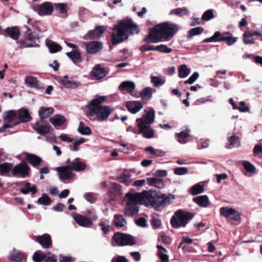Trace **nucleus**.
<instances>
[{"instance_id": "de8ad7c7", "label": "nucleus", "mask_w": 262, "mask_h": 262, "mask_svg": "<svg viewBox=\"0 0 262 262\" xmlns=\"http://www.w3.org/2000/svg\"><path fill=\"white\" fill-rule=\"evenodd\" d=\"M243 41L246 45H252L254 43V40L252 38L250 31H247L243 34Z\"/></svg>"}, {"instance_id": "a211bd4d", "label": "nucleus", "mask_w": 262, "mask_h": 262, "mask_svg": "<svg viewBox=\"0 0 262 262\" xmlns=\"http://www.w3.org/2000/svg\"><path fill=\"white\" fill-rule=\"evenodd\" d=\"M68 167H56L55 170L58 172L59 177L61 180L70 179L73 173Z\"/></svg>"}, {"instance_id": "f03ea898", "label": "nucleus", "mask_w": 262, "mask_h": 262, "mask_svg": "<svg viewBox=\"0 0 262 262\" xmlns=\"http://www.w3.org/2000/svg\"><path fill=\"white\" fill-rule=\"evenodd\" d=\"M138 26L130 20H122L114 26L112 35L113 45L123 41L128 38V33H138Z\"/></svg>"}, {"instance_id": "e2e57ef3", "label": "nucleus", "mask_w": 262, "mask_h": 262, "mask_svg": "<svg viewBox=\"0 0 262 262\" xmlns=\"http://www.w3.org/2000/svg\"><path fill=\"white\" fill-rule=\"evenodd\" d=\"M224 41H226L227 45L231 46L234 44L236 41V38L232 36H226L224 37Z\"/></svg>"}, {"instance_id": "9b49d317", "label": "nucleus", "mask_w": 262, "mask_h": 262, "mask_svg": "<svg viewBox=\"0 0 262 262\" xmlns=\"http://www.w3.org/2000/svg\"><path fill=\"white\" fill-rule=\"evenodd\" d=\"M221 215L227 218L229 221H238L241 219V214L239 212L232 208L223 207L220 209Z\"/></svg>"}, {"instance_id": "774afa93", "label": "nucleus", "mask_w": 262, "mask_h": 262, "mask_svg": "<svg viewBox=\"0 0 262 262\" xmlns=\"http://www.w3.org/2000/svg\"><path fill=\"white\" fill-rule=\"evenodd\" d=\"M47 257H45L46 262H56V259L54 255L50 253H46Z\"/></svg>"}, {"instance_id": "ddd939ff", "label": "nucleus", "mask_w": 262, "mask_h": 262, "mask_svg": "<svg viewBox=\"0 0 262 262\" xmlns=\"http://www.w3.org/2000/svg\"><path fill=\"white\" fill-rule=\"evenodd\" d=\"M136 84L132 81H125L122 82L119 86L120 91L125 90L128 94L132 96L136 97H140V93L135 91Z\"/></svg>"}, {"instance_id": "412c9836", "label": "nucleus", "mask_w": 262, "mask_h": 262, "mask_svg": "<svg viewBox=\"0 0 262 262\" xmlns=\"http://www.w3.org/2000/svg\"><path fill=\"white\" fill-rule=\"evenodd\" d=\"M126 106L131 113L136 114L142 108L143 105L139 101H130L126 102Z\"/></svg>"}, {"instance_id": "f257e3e1", "label": "nucleus", "mask_w": 262, "mask_h": 262, "mask_svg": "<svg viewBox=\"0 0 262 262\" xmlns=\"http://www.w3.org/2000/svg\"><path fill=\"white\" fill-rule=\"evenodd\" d=\"M177 25L168 23H163L156 25L149 29L148 34L143 41L147 43H157L169 40L178 31Z\"/></svg>"}, {"instance_id": "9d476101", "label": "nucleus", "mask_w": 262, "mask_h": 262, "mask_svg": "<svg viewBox=\"0 0 262 262\" xmlns=\"http://www.w3.org/2000/svg\"><path fill=\"white\" fill-rule=\"evenodd\" d=\"M48 116H40V120L33 126V128L39 134L44 135L50 131V126L46 120Z\"/></svg>"}, {"instance_id": "a878e982", "label": "nucleus", "mask_w": 262, "mask_h": 262, "mask_svg": "<svg viewBox=\"0 0 262 262\" xmlns=\"http://www.w3.org/2000/svg\"><path fill=\"white\" fill-rule=\"evenodd\" d=\"M25 155L26 158L28 162L34 166L39 165L41 161V158L35 155L28 153H26Z\"/></svg>"}, {"instance_id": "864d4df0", "label": "nucleus", "mask_w": 262, "mask_h": 262, "mask_svg": "<svg viewBox=\"0 0 262 262\" xmlns=\"http://www.w3.org/2000/svg\"><path fill=\"white\" fill-rule=\"evenodd\" d=\"M54 113L52 107H41L38 111V115H51Z\"/></svg>"}, {"instance_id": "680f3d73", "label": "nucleus", "mask_w": 262, "mask_h": 262, "mask_svg": "<svg viewBox=\"0 0 262 262\" xmlns=\"http://www.w3.org/2000/svg\"><path fill=\"white\" fill-rule=\"evenodd\" d=\"M188 169L186 167H177L174 169V173L177 175H183L187 172Z\"/></svg>"}, {"instance_id": "e433bc0d", "label": "nucleus", "mask_w": 262, "mask_h": 262, "mask_svg": "<svg viewBox=\"0 0 262 262\" xmlns=\"http://www.w3.org/2000/svg\"><path fill=\"white\" fill-rule=\"evenodd\" d=\"M210 205L209 198L206 195L198 196V205L201 207L206 208Z\"/></svg>"}, {"instance_id": "bf43d9fd", "label": "nucleus", "mask_w": 262, "mask_h": 262, "mask_svg": "<svg viewBox=\"0 0 262 262\" xmlns=\"http://www.w3.org/2000/svg\"><path fill=\"white\" fill-rule=\"evenodd\" d=\"M84 142L85 139L83 138H80L79 139L75 140L73 144L72 150L74 151H77L79 149V145L83 143Z\"/></svg>"}, {"instance_id": "7c9ffc66", "label": "nucleus", "mask_w": 262, "mask_h": 262, "mask_svg": "<svg viewBox=\"0 0 262 262\" xmlns=\"http://www.w3.org/2000/svg\"><path fill=\"white\" fill-rule=\"evenodd\" d=\"M37 191V187L35 186H31V184L29 182L26 183L24 187L20 189V192L24 194H27L29 192H31L32 194H35Z\"/></svg>"}, {"instance_id": "13d9d810", "label": "nucleus", "mask_w": 262, "mask_h": 262, "mask_svg": "<svg viewBox=\"0 0 262 262\" xmlns=\"http://www.w3.org/2000/svg\"><path fill=\"white\" fill-rule=\"evenodd\" d=\"M214 17L213 11L208 10L205 11L202 15V18L204 20H209Z\"/></svg>"}, {"instance_id": "c85d7f7f", "label": "nucleus", "mask_w": 262, "mask_h": 262, "mask_svg": "<svg viewBox=\"0 0 262 262\" xmlns=\"http://www.w3.org/2000/svg\"><path fill=\"white\" fill-rule=\"evenodd\" d=\"M61 82L67 89H75L81 85L79 82L69 80L68 79H61Z\"/></svg>"}, {"instance_id": "69168bd1", "label": "nucleus", "mask_w": 262, "mask_h": 262, "mask_svg": "<svg viewBox=\"0 0 262 262\" xmlns=\"http://www.w3.org/2000/svg\"><path fill=\"white\" fill-rule=\"evenodd\" d=\"M254 155L262 154V146L259 144L255 145L253 148Z\"/></svg>"}, {"instance_id": "aec40b11", "label": "nucleus", "mask_w": 262, "mask_h": 262, "mask_svg": "<svg viewBox=\"0 0 262 262\" xmlns=\"http://www.w3.org/2000/svg\"><path fill=\"white\" fill-rule=\"evenodd\" d=\"M26 31L25 32V36L28 40L32 41L38 38L39 30L34 27L30 28L28 27H25Z\"/></svg>"}, {"instance_id": "bb28decb", "label": "nucleus", "mask_w": 262, "mask_h": 262, "mask_svg": "<svg viewBox=\"0 0 262 262\" xmlns=\"http://www.w3.org/2000/svg\"><path fill=\"white\" fill-rule=\"evenodd\" d=\"M225 35L222 34L220 31H216L214 33L213 35L209 38H206L204 40L203 42H221L224 41Z\"/></svg>"}, {"instance_id": "09e8293b", "label": "nucleus", "mask_w": 262, "mask_h": 262, "mask_svg": "<svg viewBox=\"0 0 262 262\" xmlns=\"http://www.w3.org/2000/svg\"><path fill=\"white\" fill-rule=\"evenodd\" d=\"M47 257V254H43L40 251H36L33 255V260L35 262H41Z\"/></svg>"}, {"instance_id": "39448f33", "label": "nucleus", "mask_w": 262, "mask_h": 262, "mask_svg": "<svg viewBox=\"0 0 262 262\" xmlns=\"http://www.w3.org/2000/svg\"><path fill=\"white\" fill-rule=\"evenodd\" d=\"M105 100V96H99L90 101L86 105V107L90 110L89 115H110L112 109L108 106L100 105Z\"/></svg>"}, {"instance_id": "4c0bfd02", "label": "nucleus", "mask_w": 262, "mask_h": 262, "mask_svg": "<svg viewBox=\"0 0 262 262\" xmlns=\"http://www.w3.org/2000/svg\"><path fill=\"white\" fill-rule=\"evenodd\" d=\"M189 12L188 9L186 7H182L171 10L170 14L176 15L179 17H182L187 15Z\"/></svg>"}, {"instance_id": "72a5a7b5", "label": "nucleus", "mask_w": 262, "mask_h": 262, "mask_svg": "<svg viewBox=\"0 0 262 262\" xmlns=\"http://www.w3.org/2000/svg\"><path fill=\"white\" fill-rule=\"evenodd\" d=\"M8 257L13 261H19L24 258V256L20 251H16L13 248V252L10 253Z\"/></svg>"}, {"instance_id": "58836bf2", "label": "nucleus", "mask_w": 262, "mask_h": 262, "mask_svg": "<svg viewBox=\"0 0 262 262\" xmlns=\"http://www.w3.org/2000/svg\"><path fill=\"white\" fill-rule=\"evenodd\" d=\"M25 82L31 87L35 88L38 89L40 88L39 81L35 77L33 76H28L25 79Z\"/></svg>"}, {"instance_id": "f8f14e48", "label": "nucleus", "mask_w": 262, "mask_h": 262, "mask_svg": "<svg viewBox=\"0 0 262 262\" xmlns=\"http://www.w3.org/2000/svg\"><path fill=\"white\" fill-rule=\"evenodd\" d=\"M29 167L24 163H20L12 167V174L16 177L25 178L28 175Z\"/></svg>"}, {"instance_id": "4468645a", "label": "nucleus", "mask_w": 262, "mask_h": 262, "mask_svg": "<svg viewBox=\"0 0 262 262\" xmlns=\"http://www.w3.org/2000/svg\"><path fill=\"white\" fill-rule=\"evenodd\" d=\"M34 10L37 11L39 15L44 16L50 15L53 12V8L52 3L46 2L40 5L37 6Z\"/></svg>"}, {"instance_id": "f3484780", "label": "nucleus", "mask_w": 262, "mask_h": 262, "mask_svg": "<svg viewBox=\"0 0 262 262\" xmlns=\"http://www.w3.org/2000/svg\"><path fill=\"white\" fill-rule=\"evenodd\" d=\"M36 241L45 249H49L52 246L51 236L48 234H44L42 235L38 236L36 237Z\"/></svg>"}, {"instance_id": "a19ab883", "label": "nucleus", "mask_w": 262, "mask_h": 262, "mask_svg": "<svg viewBox=\"0 0 262 262\" xmlns=\"http://www.w3.org/2000/svg\"><path fill=\"white\" fill-rule=\"evenodd\" d=\"M229 144L227 148L238 147L240 145L239 138L235 136H231L228 140Z\"/></svg>"}, {"instance_id": "603ef678", "label": "nucleus", "mask_w": 262, "mask_h": 262, "mask_svg": "<svg viewBox=\"0 0 262 262\" xmlns=\"http://www.w3.org/2000/svg\"><path fill=\"white\" fill-rule=\"evenodd\" d=\"M84 198L87 201L90 202L91 203H94L96 201L98 198V196L96 194L89 192L85 193L84 194Z\"/></svg>"}, {"instance_id": "8fccbe9b", "label": "nucleus", "mask_w": 262, "mask_h": 262, "mask_svg": "<svg viewBox=\"0 0 262 262\" xmlns=\"http://www.w3.org/2000/svg\"><path fill=\"white\" fill-rule=\"evenodd\" d=\"M101 229L104 234H107L110 230L111 227L109 225V221L107 219H103L99 223Z\"/></svg>"}, {"instance_id": "a18cd8bd", "label": "nucleus", "mask_w": 262, "mask_h": 262, "mask_svg": "<svg viewBox=\"0 0 262 262\" xmlns=\"http://www.w3.org/2000/svg\"><path fill=\"white\" fill-rule=\"evenodd\" d=\"M46 45L51 53H56L60 51L62 49L59 45L53 41L48 42L46 43Z\"/></svg>"}, {"instance_id": "79ce46f5", "label": "nucleus", "mask_w": 262, "mask_h": 262, "mask_svg": "<svg viewBox=\"0 0 262 262\" xmlns=\"http://www.w3.org/2000/svg\"><path fill=\"white\" fill-rule=\"evenodd\" d=\"M6 115H29L30 112L28 108L22 107L18 110H9L6 112Z\"/></svg>"}, {"instance_id": "5701e85b", "label": "nucleus", "mask_w": 262, "mask_h": 262, "mask_svg": "<svg viewBox=\"0 0 262 262\" xmlns=\"http://www.w3.org/2000/svg\"><path fill=\"white\" fill-rule=\"evenodd\" d=\"M69 168L76 171H82L85 168V164L80 159L76 158L69 164Z\"/></svg>"}, {"instance_id": "c756f323", "label": "nucleus", "mask_w": 262, "mask_h": 262, "mask_svg": "<svg viewBox=\"0 0 262 262\" xmlns=\"http://www.w3.org/2000/svg\"><path fill=\"white\" fill-rule=\"evenodd\" d=\"M146 183L149 186H153L158 188H161L163 185L162 180L157 178H147Z\"/></svg>"}, {"instance_id": "393cba45", "label": "nucleus", "mask_w": 262, "mask_h": 262, "mask_svg": "<svg viewBox=\"0 0 262 262\" xmlns=\"http://www.w3.org/2000/svg\"><path fill=\"white\" fill-rule=\"evenodd\" d=\"M158 249V256L160 259L161 262H168L169 256L167 254V251L163 246L161 245H157Z\"/></svg>"}, {"instance_id": "20e7f679", "label": "nucleus", "mask_w": 262, "mask_h": 262, "mask_svg": "<svg viewBox=\"0 0 262 262\" xmlns=\"http://www.w3.org/2000/svg\"><path fill=\"white\" fill-rule=\"evenodd\" d=\"M126 207L125 208V214L127 216H134L139 211L138 204H144L141 192L128 193L125 198Z\"/></svg>"}, {"instance_id": "473e14b6", "label": "nucleus", "mask_w": 262, "mask_h": 262, "mask_svg": "<svg viewBox=\"0 0 262 262\" xmlns=\"http://www.w3.org/2000/svg\"><path fill=\"white\" fill-rule=\"evenodd\" d=\"M49 119L52 124L55 126H60L66 121L63 116H54Z\"/></svg>"}, {"instance_id": "2eb2a0df", "label": "nucleus", "mask_w": 262, "mask_h": 262, "mask_svg": "<svg viewBox=\"0 0 262 262\" xmlns=\"http://www.w3.org/2000/svg\"><path fill=\"white\" fill-rule=\"evenodd\" d=\"M73 217L77 224L82 227H89L93 223L91 219H89L77 213L74 214Z\"/></svg>"}, {"instance_id": "7ed1b4c3", "label": "nucleus", "mask_w": 262, "mask_h": 262, "mask_svg": "<svg viewBox=\"0 0 262 262\" xmlns=\"http://www.w3.org/2000/svg\"><path fill=\"white\" fill-rule=\"evenodd\" d=\"M141 193L142 196V202L144 203V205L146 206L151 205L156 209L164 207L169 203L171 199H174L171 194L166 195L161 193L154 194L150 191L145 190Z\"/></svg>"}, {"instance_id": "3c124183", "label": "nucleus", "mask_w": 262, "mask_h": 262, "mask_svg": "<svg viewBox=\"0 0 262 262\" xmlns=\"http://www.w3.org/2000/svg\"><path fill=\"white\" fill-rule=\"evenodd\" d=\"M50 198L46 193H43L41 197L38 199L37 202L43 205H49L51 203Z\"/></svg>"}, {"instance_id": "dca6fc26", "label": "nucleus", "mask_w": 262, "mask_h": 262, "mask_svg": "<svg viewBox=\"0 0 262 262\" xmlns=\"http://www.w3.org/2000/svg\"><path fill=\"white\" fill-rule=\"evenodd\" d=\"M85 47L89 54H95L102 49L103 45L101 42L91 41L86 43Z\"/></svg>"}, {"instance_id": "c9c22d12", "label": "nucleus", "mask_w": 262, "mask_h": 262, "mask_svg": "<svg viewBox=\"0 0 262 262\" xmlns=\"http://www.w3.org/2000/svg\"><path fill=\"white\" fill-rule=\"evenodd\" d=\"M78 132L81 135H90L91 134L92 132L90 128L86 126L82 122H80L79 126L77 128Z\"/></svg>"}, {"instance_id": "6ab92c4d", "label": "nucleus", "mask_w": 262, "mask_h": 262, "mask_svg": "<svg viewBox=\"0 0 262 262\" xmlns=\"http://www.w3.org/2000/svg\"><path fill=\"white\" fill-rule=\"evenodd\" d=\"M106 75V72L101 65L97 64L94 67L92 71V75L96 80L104 78Z\"/></svg>"}, {"instance_id": "37998d69", "label": "nucleus", "mask_w": 262, "mask_h": 262, "mask_svg": "<svg viewBox=\"0 0 262 262\" xmlns=\"http://www.w3.org/2000/svg\"><path fill=\"white\" fill-rule=\"evenodd\" d=\"M152 96V89L149 87L144 88L141 93H140V97L143 100H149Z\"/></svg>"}, {"instance_id": "0eeeda50", "label": "nucleus", "mask_w": 262, "mask_h": 262, "mask_svg": "<svg viewBox=\"0 0 262 262\" xmlns=\"http://www.w3.org/2000/svg\"><path fill=\"white\" fill-rule=\"evenodd\" d=\"M154 117L155 116H143V118L137 119L140 133L146 138H151L154 136V131L149 126L154 121Z\"/></svg>"}, {"instance_id": "423d86ee", "label": "nucleus", "mask_w": 262, "mask_h": 262, "mask_svg": "<svg viewBox=\"0 0 262 262\" xmlns=\"http://www.w3.org/2000/svg\"><path fill=\"white\" fill-rule=\"evenodd\" d=\"M193 216L194 214L191 212H186L183 210H178L172 216L170 223L172 226L176 228L184 227Z\"/></svg>"}, {"instance_id": "6e6552de", "label": "nucleus", "mask_w": 262, "mask_h": 262, "mask_svg": "<svg viewBox=\"0 0 262 262\" xmlns=\"http://www.w3.org/2000/svg\"><path fill=\"white\" fill-rule=\"evenodd\" d=\"M31 119V116H5L3 126L0 127V133L4 132L5 128L13 127L20 122H27Z\"/></svg>"}, {"instance_id": "052dcab7", "label": "nucleus", "mask_w": 262, "mask_h": 262, "mask_svg": "<svg viewBox=\"0 0 262 262\" xmlns=\"http://www.w3.org/2000/svg\"><path fill=\"white\" fill-rule=\"evenodd\" d=\"M157 49L158 51L164 53H170L172 51L170 48H168L166 45L163 44L157 46Z\"/></svg>"}, {"instance_id": "338daca9", "label": "nucleus", "mask_w": 262, "mask_h": 262, "mask_svg": "<svg viewBox=\"0 0 262 262\" xmlns=\"http://www.w3.org/2000/svg\"><path fill=\"white\" fill-rule=\"evenodd\" d=\"M111 262H127V259L125 256H118L116 257H114L112 259Z\"/></svg>"}, {"instance_id": "49530a36", "label": "nucleus", "mask_w": 262, "mask_h": 262, "mask_svg": "<svg viewBox=\"0 0 262 262\" xmlns=\"http://www.w3.org/2000/svg\"><path fill=\"white\" fill-rule=\"evenodd\" d=\"M13 165L11 163H4L0 164V174L3 175L12 171Z\"/></svg>"}, {"instance_id": "4be33fe9", "label": "nucleus", "mask_w": 262, "mask_h": 262, "mask_svg": "<svg viewBox=\"0 0 262 262\" xmlns=\"http://www.w3.org/2000/svg\"><path fill=\"white\" fill-rule=\"evenodd\" d=\"M105 31V28L102 26H98L95 30L88 32L86 36L90 39H98Z\"/></svg>"}, {"instance_id": "4d7b16f0", "label": "nucleus", "mask_w": 262, "mask_h": 262, "mask_svg": "<svg viewBox=\"0 0 262 262\" xmlns=\"http://www.w3.org/2000/svg\"><path fill=\"white\" fill-rule=\"evenodd\" d=\"M236 110H238L242 113H246L249 110V106L244 101H241L239 102V106H237Z\"/></svg>"}, {"instance_id": "b1692460", "label": "nucleus", "mask_w": 262, "mask_h": 262, "mask_svg": "<svg viewBox=\"0 0 262 262\" xmlns=\"http://www.w3.org/2000/svg\"><path fill=\"white\" fill-rule=\"evenodd\" d=\"M5 32L14 40H17L19 37L20 32L18 27L7 28L5 30Z\"/></svg>"}, {"instance_id": "2f4dec72", "label": "nucleus", "mask_w": 262, "mask_h": 262, "mask_svg": "<svg viewBox=\"0 0 262 262\" xmlns=\"http://www.w3.org/2000/svg\"><path fill=\"white\" fill-rule=\"evenodd\" d=\"M113 223L114 225L117 227H124L127 224V222L124 219L123 215L119 214L115 215Z\"/></svg>"}, {"instance_id": "5fc2aeb1", "label": "nucleus", "mask_w": 262, "mask_h": 262, "mask_svg": "<svg viewBox=\"0 0 262 262\" xmlns=\"http://www.w3.org/2000/svg\"><path fill=\"white\" fill-rule=\"evenodd\" d=\"M243 165L247 172L252 173L255 172L256 170L255 167L250 162L244 161L243 162Z\"/></svg>"}, {"instance_id": "ea45409f", "label": "nucleus", "mask_w": 262, "mask_h": 262, "mask_svg": "<svg viewBox=\"0 0 262 262\" xmlns=\"http://www.w3.org/2000/svg\"><path fill=\"white\" fill-rule=\"evenodd\" d=\"M178 73L180 78H184L189 75L190 71L185 64H182L178 67Z\"/></svg>"}, {"instance_id": "f704fd0d", "label": "nucleus", "mask_w": 262, "mask_h": 262, "mask_svg": "<svg viewBox=\"0 0 262 262\" xmlns=\"http://www.w3.org/2000/svg\"><path fill=\"white\" fill-rule=\"evenodd\" d=\"M189 130L185 129L179 133H177L176 136L178 139V141L181 144H185L186 143V138L189 136Z\"/></svg>"}, {"instance_id": "c03bdc74", "label": "nucleus", "mask_w": 262, "mask_h": 262, "mask_svg": "<svg viewBox=\"0 0 262 262\" xmlns=\"http://www.w3.org/2000/svg\"><path fill=\"white\" fill-rule=\"evenodd\" d=\"M56 11L60 14L66 13L68 10L67 4L64 3H56L54 4Z\"/></svg>"}, {"instance_id": "1a4fd4ad", "label": "nucleus", "mask_w": 262, "mask_h": 262, "mask_svg": "<svg viewBox=\"0 0 262 262\" xmlns=\"http://www.w3.org/2000/svg\"><path fill=\"white\" fill-rule=\"evenodd\" d=\"M113 238L119 246L134 245L136 244L135 238L127 234L116 233L114 234Z\"/></svg>"}, {"instance_id": "6e6d98bb", "label": "nucleus", "mask_w": 262, "mask_h": 262, "mask_svg": "<svg viewBox=\"0 0 262 262\" xmlns=\"http://www.w3.org/2000/svg\"><path fill=\"white\" fill-rule=\"evenodd\" d=\"M151 82L154 83L155 86H159L163 85L165 83V80L162 77L152 76L151 77Z\"/></svg>"}, {"instance_id": "0e129e2a", "label": "nucleus", "mask_w": 262, "mask_h": 262, "mask_svg": "<svg viewBox=\"0 0 262 262\" xmlns=\"http://www.w3.org/2000/svg\"><path fill=\"white\" fill-rule=\"evenodd\" d=\"M92 117L90 118L92 120H97L98 121L102 122L106 120L108 116H91Z\"/></svg>"}, {"instance_id": "cd10ccee", "label": "nucleus", "mask_w": 262, "mask_h": 262, "mask_svg": "<svg viewBox=\"0 0 262 262\" xmlns=\"http://www.w3.org/2000/svg\"><path fill=\"white\" fill-rule=\"evenodd\" d=\"M66 55L70 58L74 63L81 61V54L77 50H72L70 52H67Z\"/></svg>"}]
</instances>
